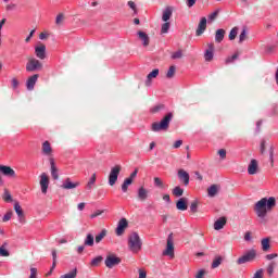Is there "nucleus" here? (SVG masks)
Here are the masks:
<instances>
[{"label": "nucleus", "mask_w": 278, "mask_h": 278, "mask_svg": "<svg viewBox=\"0 0 278 278\" xmlns=\"http://www.w3.org/2000/svg\"><path fill=\"white\" fill-rule=\"evenodd\" d=\"M277 205V200L275 197L262 198L256 204L254 205V211L256 212L258 218H266L268 212Z\"/></svg>", "instance_id": "1"}, {"label": "nucleus", "mask_w": 278, "mask_h": 278, "mask_svg": "<svg viewBox=\"0 0 278 278\" xmlns=\"http://www.w3.org/2000/svg\"><path fill=\"white\" fill-rule=\"evenodd\" d=\"M170 121H173L172 112L165 114L160 122L152 123V131H168V127H170Z\"/></svg>", "instance_id": "2"}, {"label": "nucleus", "mask_w": 278, "mask_h": 278, "mask_svg": "<svg viewBox=\"0 0 278 278\" xmlns=\"http://www.w3.org/2000/svg\"><path fill=\"white\" fill-rule=\"evenodd\" d=\"M128 247L132 253H139L142 250V241L138 232H132L128 237Z\"/></svg>", "instance_id": "3"}, {"label": "nucleus", "mask_w": 278, "mask_h": 278, "mask_svg": "<svg viewBox=\"0 0 278 278\" xmlns=\"http://www.w3.org/2000/svg\"><path fill=\"white\" fill-rule=\"evenodd\" d=\"M257 257V251L255 249L249 250L245 254L237 260V264L240 266L248 262H253Z\"/></svg>", "instance_id": "4"}, {"label": "nucleus", "mask_w": 278, "mask_h": 278, "mask_svg": "<svg viewBox=\"0 0 278 278\" xmlns=\"http://www.w3.org/2000/svg\"><path fill=\"white\" fill-rule=\"evenodd\" d=\"M121 170H123V166L121 165H115L114 167L111 168V172L109 174L110 186L116 185V182L118 181V176L121 175Z\"/></svg>", "instance_id": "5"}, {"label": "nucleus", "mask_w": 278, "mask_h": 278, "mask_svg": "<svg viewBox=\"0 0 278 278\" xmlns=\"http://www.w3.org/2000/svg\"><path fill=\"white\" fill-rule=\"evenodd\" d=\"M27 73H36V71H42V63L37 59H28L26 63Z\"/></svg>", "instance_id": "6"}, {"label": "nucleus", "mask_w": 278, "mask_h": 278, "mask_svg": "<svg viewBox=\"0 0 278 278\" xmlns=\"http://www.w3.org/2000/svg\"><path fill=\"white\" fill-rule=\"evenodd\" d=\"M164 256L175 257V243L173 241V232L167 237V245L166 249L163 251Z\"/></svg>", "instance_id": "7"}, {"label": "nucleus", "mask_w": 278, "mask_h": 278, "mask_svg": "<svg viewBox=\"0 0 278 278\" xmlns=\"http://www.w3.org/2000/svg\"><path fill=\"white\" fill-rule=\"evenodd\" d=\"M121 257L116 256L115 254H110L106 256L104 264L106 268H114V266H118L121 264Z\"/></svg>", "instance_id": "8"}, {"label": "nucleus", "mask_w": 278, "mask_h": 278, "mask_svg": "<svg viewBox=\"0 0 278 278\" xmlns=\"http://www.w3.org/2000/svg\"><path fill=\"white\" fill-rule=\"evenodd\" d=\"M128 227L129 223L127 222V218H122L115 229L116 236H123V233H125V229H127Z\"/></svg>", "instance_id": "9"}, {"label": "nucleus", "mask_w": 278, "mask_h": 278, "mask_svg": "<svg viewBox=\"0 0 278 278\" xmlns=\"http://www.w3.org/2000/svg\"><path fill=\"white\" fill-rule=\"evenodd\" d=\"M35 55L39 58V60H45L47 58V46L39 43L35 47Z\"/></svg>", "instance_id": "10"}, {"label": "nucleus", "mask_w": 278, "mask_h": 278, "mask_svg": "<svg viewBox=\"0 0 278 278\" xmlns=\"http://www.w3.org/2000/svg\"><path fill=\"white\" fill-rule=\"evenodd\" d=\"M0 173H2L4 177L16 179V172L8 165H0Z\"/></svg>", "instance_id": "11"}, {"label": "nucleus", "mask_w": 278, "mask_h": 278, "mask_svg": "<svg viewBox=\"0 0 278 278\" xmlns=\"http://www.w3.org/2000/svg\"><path fill=\"white\" fill-rule=\"evenodd\" d=\"M178 179L184 184V186H190V174L186 169H178Z\"/></svg>", "instance_id": "12"}, {"label": "nucleus", "mask_w": 278, "mask_h": 278, "mask_svg": "<svg viewBox=\"0 0 278 278\" xmlns=\"http://www.w3.org/2000/svg\"><path fill=\"white\" fill-rule=\"evenodd\" d=\"M214 42L207 43V49L204 52L205 62H212L214 60Z\"/></svg>", "instance_id": "13"}, {"label": "nucleus", "mask_w": 278, "mask_h": 278, "mask_svg": "<svg viewBox=\"0 0 278 278\" xmlns=\"http://www.w3.org/2000/svg\"><path fill=\"white\" fill-rule=\"evenodd\" d=\"M40 186L42 194H47V190H49V176L46 173H42L40 176Z\"/></svg>", "instance_id": "14"}, {"label": "nucleus", "mask_w": 278, "mask_h": 278, "mask_svg": "<svg viewBox=\"0 0 278 278\" xmlns=\"http://www.w3.org/2000/svg\"><path fill=\"white\" fill-rule=\"evenodd\" d=\"M205 29H207V18L202 17L200 20V23H199L198 28L195 30V35L197 36H202L204 34Z\"/></svg>", "instance_id": "15"}, {"label": "nucleus", "mask_w": 278, "mask_h": 278, "mask_svg": "<svg viewBox=\"0 0 278 278\" xmlns=\"http://www.w3.org/2000/svg\"><path fill=\"white\" fill-rule=\"evenodd\" d=\"M41 153L43 155H47L48 157H51L53 155V148H51V142L45 141L41 146Z\"/></svg>", "instance_id": "16"}, {"label": "nucleus", "mask_w": 278, "mask_h": 278, "mask_svg": "<svg viewBox=\"0 0 278 278\" xmlns=\"http://www.w3.org/2000/svg\"><path fill=\"white\" fill-rule=\"evenodd\" d=\"M38 77H40L39 74H35L33 76H29L26 80V88L27 90H34L36 86V81H38Z\"/></svg>", "instance_id": "17"}, {"label": "nucleus", "mask_w": 278, "mask_h": 278, "mask_svg": "<svg viewBox=\"0 0 278 278\" xmlns=\"http://www.w3.org/2000/svg\"><path fill=\"white\" fill-rule=\"evenodd\" d=\"M139 40L142 41L143 47H149L151 42V38H149V35L142 30H139L137 33Z\"/></svg>", "instance_id": "18"}, {"label": "nucleus", "mask_w": 278, "mask_h": 278, "mask_svg": "<svg viewBox=\"0 0 278 278\" xmlns=\"http://www.w3.org/2000/svg\"><path fill=\"white\" fill-rule=\"evenodd\" d=\"M176 207H177V210H179L180 212H186V210H188V198H180V199L176 202Z\"/></svg>", "instance_id": "19"}, {"label": "nucleus", "mask_w": 278, "mask_h": 278, "mask_svg": "<svg viewBox=\"0 0 278 278\" xmlns=\"http://www.w3.org/2000/svg\"><path fill=\"white\" fill-rule=\"evenodd\" d=\"M49 162L51 166L52 179L58 180L60 178V175L58 174V166H55V159L50 157Z\"/></svg>", "instance_id": "20"}, {"label": "nucleus", "mask_w": 278, "mask_h": 278, "mask_svg": "<svg viewBox=\"0 0 278 278\" xmlns=\"http://www.w3.org/2000/svg\"><path fill=\"white\" fill-rule=\"evenodd\" d=\"M227 225V217L223 216L219 217L217 220L214 223V229L215 231H220Z\"/></svg>", "instance_id": "21"}, {"label": "nucleus", "mask_w": 278, "mask_h": 278, "mask_svg": "<svg viewBox=\"0 0 278 278\" xmlns=\"http://www.w3.org/2000/svg\"><path fill=\"white\" fill-rule=\"evenodd\" d=\"M14 210L20 218V223H25V213L23 212V207L18 202H15Z\"/></svg>", "instance_id": "22"}, {"label": "nucleus", "mask_w": 278, "mask_h": 278, "mask_svg": "<svg viewBox=\"0 0 278 278\" xmlns=\"http://www.w3.org/2000/svg\"><path fill=\"white\" fill-rule=\"evenodd\" d=\"M78 186H79V182H73L71 181V178H66L62 185V188L64 190H73V188H77Z\"/></svg>", "instance_id": "23"}, {"label": "nucleus", "mask_w": 278, "mask_h": 278, "mask_svg": "<svg viewBox=\"0 0 278 278\" xmlns=\"http://www.w3.org/2000/svg\"><path fill=\"white\" fill-rule=\"evenodd\" d=\"M138 199L139 201H147V199H149V190H147L144 187H140L138 189Z\"/></svg>", "instance_id": "24"}, {"label": "nucleus", "mask_w": 278, "mask_h": 278, "mask_svg": "<svg viewBox=\"0 0 278 278\" xmlns=\"http://www.w3.org/2000/svg\"><path fill=\"white\" fill-rule=\"evenodd\" d=\"M248 173L249 175H255L257 173V160L252 159L248 166Z\"/></svg>", "instance_id": "25"}, {"label": "nucleus", "mask_w": 278, "mask_h": 278, "mask_svg": "<svg viewBox=\"0 0 278 278\" xmlns=\"http://www.w3.org/2000/svg\"><path fill=\"white\" fill-rule=\"evenodd\" d=\"M170 16H173V7H166V9L163 11L162 21L166 23L170 21Z\"/></svg>", "instance_id": "26"}, {"label": "nucleus", "mask_w": 278, "mask_h": 278, "mask_svg": "<svg viewBox=\"0 0 278 278\" xmlns=\"http://www.w3.org/2000/svg\"><path fill=\"white\" fill-rule=\"evenodd\" d=\"M160 75V70L155 68L150 74H148L146 86H151V80L155 79Z\"/></svg>", "instance_id": "27"}, {"label": "nucleus", "mask_w": 278, "mask_h": 278, "mask_svg": "<svg viewBox=\"0 0 278 278\" xmlns=\"http://www.w3.org/2000/svg\"><path fill=\"white\" fill-rule=\"evenodd\" d=\"M162 110H166V104L159 103L152 108H150L149 112L150 114H160Z\"/></svg>", "instance_id": "28"}, {"label": "nucleus", "mask_w": 278, "mask_h": 278, "mask_svg": "<svg viewBox=\"0 0 278 278\" xmlns=\"http://www.w3.org/2000/svg\"><path fill=\"white\" fill-rule=\"evenodd\" d=\"M225 34H226L225 29L223 28L217 29L215 33V42H218V43L223 42V40H225Z\"/></svg>", "instance_id": "29"}, {"label": "nucleus", "mask_w": 278, "mask_h": 278, "mask_svg": "<svg viewBox=\"0 0 278 278\" xmlns=\"http://www.w3.org/2000/svg\"><path fill=\"white\" fill-rule=\"evenodd\" d=\"M262 250L266 253L270 251V238H264L261 241Z\"/></svg>", "instance_id": "30"}, {"label": "nucleus", "mask_w": 278, "mask_h": 278, "mask_svg": "<svg viewBox=\"0 0 278 278\" xmlns=\"http://www.w3.org/2000/svg\"><path fill=\"white\" fill-rule=\"evenodd\" d=\"M0 257H10V251H8V242H4L0 247Z\"/></svg>", "instance_id": "31"}, {"label": "nucleus", "mask_w": 278, "mask_h": 278, "mask_svg": "<svg viewBox=\"0 0 278 278\" xmlns=\"http://www.w3.org/2000/svg\"><path fill=\"white\" fill-rule=\"evenodd\" d=\"M218 185H212L207 188V194L208 197H216L218 194Z\"/></svg>", "instance_id": "32"}, {"label": "nucleus", "mask_w": 278, "mask_h": 278, "mask_svg": "<svg viewBox=\"0 0 278 278\" xmlns=\"http://www.w3.org/2000/svg\"><path fill=\"white\" fill-rule=\"evenodd\" d=\"M173 197H176V199H179V197H184V188H180L179 186L175 187L172 190Z\"/></svg>", "instance_id": "33"}, {"label": "nucleus", "mask_w": 278, "mask_h": 278, "mask_svg": "<svg viewBox=\"0 0 278 278\" xmlns=\"http://www.w3.org/2000/svg\"><path fill=\"white\" fill-rule=\"evenodd\" d=\"M84 244L85 247H94V236H92V233H88Z\"/></svg>", "instance_id": "34"}, {"label": "nucleus", "mask_w": 278, "mask_h": 278, "mask_svg": "<svg viewBox=\"0 0 278 278\" xmlns=\"http://www.w3.org/2000/svg\"><path fill=\"white\" fill-rule=\"evenodd\" d=\"M52 266L50 269V273H53V269L55 268V266H58V251L52 250Z\"/></svg>", "instance_id": "35"}, {"label": "nucleus", "mask_w": 278, "mask_h": 278, "mask_svg": "<svg viewBox=\"0 0 278 278\" xmlns=\"http://www.w3.org/2000/svg\"><path fill=\"white\" fill-rule=\"evenodd\" d=\"M101 262H103V256H97L90 262V266L97 268V266L101 265Z\"/></svg>", "instance_id": "36"}, {"label": "nucleus", "mask_w": 278, "mask_h": 278, "mask_svg": "<svg viewBox=\"0 0 278 278\" xmlns=\"http://www.w3.org/2000/svg\"><path fill=\"white\" fill-rule=\"evenodd\" d=\"M106 236H108V230L105 229L101 230V232L96 236L97 244H99V242H101V240H103V238H105Z\"/></svg>", "instance_id": "37"}, {"label": "nucleus", "mask_w": 278, "mask_h": 278, "mask_svg": "<svg viewBox=\"0 0 278 278\" xmlns=\"http://www.w3.org/2000/svg\"><path fill=\"white\" fill-rule=\"evenodd\" d=\"M131 184H134V182H131V179L126 178L122 185V191L127 192V190H129V186H131Z\"/></svg>", "instance_id": "38"}, {"label": "nucleus", "mask_w": 278, "mask_h": 278, "mask_svg": "<svg viewBox=\"0 0 278 278\" xmlns=\"http://www.w3.org/2000/svg\"><path fill=\"white\" fill-rule=\"evenodd\" d=\"M94 184H97V174H92L91 178L89 179L87 184L88 190H92V186H94Z\"/></svg>", "instance_id": "39"}, {"label": "nucleus", "mask_w": 278, "mask_h": 278, "mask_svg": "<svg viewBox=\"0 0 278 278\" xmlns=\"http://www.w3.org/2000/svg\"><path fill=\"white\" fill-rule=\"evenodd\" d=\"M223 264V256H216L212 263V268H218Z\"/></svg>", "instance_id": "40"}, {"label": "nucleus", "mask_w": 278, "mask_h": 278, "mask_svg": "<svg viewBox=\"0 0 278 278\" xmlns=\"http://www.w3.org/2000/svg\"><path fill=\"white\" fill-rule=\"evenodd\" d=\"M60 278H77V268H74L72 271L62 275Z\"/></svg>", "instance_id": "41"}, {"label": "nucleus", "mask_w": 278, "mask_h": 278, "mask_svg": "<svg viewBox=\"0 0 278 278\" xmlns=\"http://www.w3.org/2000/svg\"><path fill=\"white\" fill-rule=\"evenodd\" d=\"M175 65H170L166 74L167 79H173V77H175Z\"/></svg>", "instance_id": "42"}, {"label": "nucleus", "mask_w": 278, "mask_h": 278, "mask_svg": "<svg viewBox=\"0 0 278 278\" xmlns=\"http://www.w3.org/2000/svg\"><path fill=\"white\" fill-rule=\"evenodd\" d=\"M190 212H192V214H197L199 212V201L195 200L191 202Z\"/></svg>", "instance_id": "43"}, {"label": "nucleus", "mask_w": 278, "mask_h": 278, "mask_svg": "<svg viewBox=\"0 0 278 278\" xmlns=\"http://www.w3.org/2000/svg\"><path fill=\"white\" fill-rule=\"evenodd\" d=\"M154 186L155 188H162V189L165 188L164 181L160 177H154Z\"/></svg>", "instance_id": "44"}, {"label": "nucleus", "mask_w": 278, "mask_h": 278, "mask_svg": "<svg viewBox=\"0 0 278 278\" xmlns=\"http://www.w3.org/2000/svg\"><path fill=\"white\" fill-rule=\"evenodd\" d=\"M170 29V22H165L161 27V34H168Z\"/></svg>", "instance_id": "45"}, {"label": "nucleus", "mask_w": 278, "mask_h": 278, "mask_svg": "<svg viewBox=\"0 0 278 278\" xmlns=\"http://www.w3.org/2000/svg\"><path fill=\"white\" fill-rule=\"evenodd\" d=\"M240 54L238 52H236L235 54H232L231 56H228L226 59V64H231L232 62H236V60H238V56Z\"/></svg>", "instance_id": "46"}, {"label": "nucleus", "mask_w": 278, "mask_h": 278, "mask_svg": "<svg viewBox=\"0 0 278 278\" xmlns=\"http://www.w3.org/2000/svg\"><path fill=\"white\" fill-rule=\"evenodd\" d=\"M238 36V27H233L229 34V40H236Z\"/></svg>", "instance_id": "47"}, {"label": "nucleus", "mask_w": 278, "mask_h": 278, "mask_svg": "<svg viewBox=\"0 0 278 278\" xmlns=\"http://www.w3.org/2000/svg\"><path fill=\"white\" fill-rule=\"evenodd\" d=\"M275 273V262H271L268 266H267V275L269 277H273V274Z\"/></svg>", "instance_id": "48"}, {"label": "nucleus", "mask_w": 278, "mask_h": 278, "mask_svg": "<svg viewBox=\"0 0 278 278\" xmlns=\"http://www.w3.org/2000/svg\"><path fill=\"white\" fill-rule=\"evenodd\" d=\"M180 58H184V51L178 50L172 54V60H180Z\"/></svg>", "instance_id": "49"}, {"label": "nucleus", "mask_w": 278, "mask_h": 278, "mask_svg": "<svg viewBox=\"0 0 278 278\" xmlns=\"http://www.w3.org/2000/svg\"><path fill=\"white\" fill-rule=\"evenodd\" d=\"M128 7H129L130 10L134 11V14H138V8L136 7L135 1H128Z\"/></svg>", "instance_id": "50"}, {"label": "nucleus", "mask_w": 278, "mask_h": 278, "mask_svg": "<svg viewBox=\"0 0 278 278\" xmlns=\"http://www.w3.org/2000/svg\"><path fill=\"white\" fill-rule=\"evenodd\" d=\"M247 40V29H243L239 35V43L242 45V41Z\"/></svg>", "instance_id": "51"}, {"label": "nucleus", "mask_w": 278, "mask_h": 278, "mask_svg": "<svg viewBox=\"0 0 278 278\" xmlns=\"http://www.w3.org/2000/svg\"><path fill=\"white\" fill-rule=\"evenodd\" d=\"M29 278H38V268L31 267L30 268V276Z\"/></svg>", "instance_id": "52"}, {"label": "nucleus", "mask_w": 278, "mask_h": 278, "mask_svg": "<svg viewBox=\"0 0 278 278\" xmlns=\"http://www.w3.org/2000/svg\"><path fill=\"white\" fill-rule=\"evenodd\" d=\"M3 200L5 203H10L12 201V194H10V191L4 192Z\"/></svg>", "instance_id": "53"}, {"label": "nucleus", "mask_w": 278, "mask_h": 278, "mask_svg": "<svg viewBox=\"0 0 278 278\" xmlns=\"http://www.w3.org/2000/svg\"><path fill=\"white\" fill-rule=\"evenodd\" d=\"M12 219V211H9L4 214L2 220L3 223H8V220H11Z\"/></svg>", "instance_id": "54"}, {"label": "nucleus", "mask_w": 278, "mask_h": 278, "mask_svg": "<svg viewBox=\"0 0 278 278\" xmlns=\"http://www.w3.org/2000/svg\"><path fill=\"white\" fill-rule=\"evenodd\" d=\"M11 86H12L13 90H16V88H18V86H20L18 79L12 78Z\"/></svg>", "instance_id": "55"}, {"label": "nucleus", "mask_w": 278, "mask_h": 278, "mask_svg": "<svg viewBox=\"0 0 278 278\" xmlns=\"http://www.w3.org/2000/svg\"><path fill=\"white\" fill-rule=\"evenodd\" d=\"M265 151H266V139H262V141H261V155H264Z\"/></svg>", "instance_id": "56"}, {"label": "nucleus", "mask_w": 278, "mask_h": 278, "mask_svg": "<svg viewBox=\"0 0 278 278\" xmlns=\"http://www.w3.org/2000/svg\"><path fill=\"white\" fill-rule=\"evenodd\" d=\"M218 155L222 160H225L227 157V150L225 149L218 150Z\"/></svg>", "instance_id": "57"}, {"label": "nucleus", "mask_w": 278, "mask_h": 278, "mask_svg": "<svg viewBox=\"0 0 278 278\" xmlns=\"http://www.w3.org/2000/svg\"><path fill=\"white\" fill-rule=\"evenodd\" d=\"M274 155H275V148L270 147V149H269V160H270L271 164H274V162H275Z\"/></svg>", "instance_id": "58"}, {"label": "nucleus", "mask_w": 278, "mask_h": 278, "mask_svg": "<svg viewBox=\"0 0 278 278\" xmlns=\"http://www.w3.org/2000/svg\"><path fill=\"white\" fill-rule=\"evenodd\" d=\"M135 177H138V168H135L127 179H130V181L134 182Z\"/></svg>", "instance_id": "59"}, {"label": "nucleus", "mask_w": 278, "mask_h": 278, "mask_svg": "<svg viewBox=\"0 0 278 278\" xmlns=\"http://www.w3.org/2000/svg\"><path fill=\"white\" fill-rule=\"evenodd\" d=\"M62 21H64V14L60 13L56 15V20H55L56 25H60Z\"/></svg>", "instance_id": "60"}, {"label": "nucleus", "mask_w": 278, "mask_h": 278, "mask_svg": "<svg viewBox=\"0 0 278 278\" xmlns=\"http://www.w3.org/2000/svg\"><path fill=\"white\" fill-rule=\"evenodd\" d=\"M217 16H218V11H215L208 15V21H216Z\"/></svg>", "instance_id": "61"}, {"label": "nucleus", "mask_w": 278, "mask_h": 278, "mask_svg": "<svg viewBox=\"0 0 278 278\" xmlns=\"http://www.w3.org/2000/svg\"><path fill=\"white\" fill-rule=\"evenodd\" d=\"M205 277V269H200L195 276V278H203Z\"/></svg>", "instance_id": "62"}, {"label": "nucleus", "mask_w": 278, "mask_h": 278, "mask_svg": "<svg viewBox=\"0 0 278 278\" xmlns=\"http://www.w3.org/2000/svg\"><path fill=\"white\" fill-rule=\"evenodd\" d=\"M184 144V141L182 140H177L175 141L174 143V149H179V147H181Z\"/></svg>", "instance_id": "63"}, {"label": "nucleus", "mask_w": 278, "mask_h": 278, "mask_svg": "<svg viewBox=\"0 0 278 278\" xmlns=\"http://www.w3.org/2000/svg\"><path fill=\"white\" fill-rule=\"evenodd\" d=\"M244 240H245V242H250V240H251V231H247L244 233Z\"/></svg>", "instance_id": "64"}]
</instances>
